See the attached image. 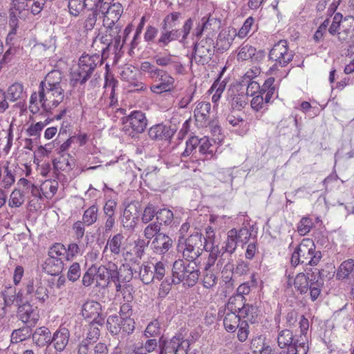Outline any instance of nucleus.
Listing matches in <instances>:
<instances>
[{
    "instance_id": "obj_30",
    "label": "nucleus",
    "mask_w": 354,
    "mask_h": 354,
    "mask_svg": "<svg viewBox=\"0 0 354 354\" xmlns=\"http://www.w3.org/2000/svg\"><path fill=\"white\" fill-rule=\"evenodd\" d=\"M240 317L247 318L248 323L254 324L257 322L259 315L258 308L256 306L247 303L237 314Z\"/></svg>"
},
{
    "instance_id": "obj_35",
    "label": "nucleus",
    "mask_w": 354,
    "mask_h": 354,
    "mask_svg": "<svg viewBox=\"0 0 354 354\" xmlns=\"http://www.w3.org/2000/svg\"><path fill=\"white\" fill-rule=\"evenodd\" d=\"M241 322L237 314L229 311L223 319V325L227 332L233 333L239 327Z\"/></svg>"
},
{
    "instance_id": "obj_2",
    "label": "nucleus",
    "mask_w": 354,
    "mask_h": 354,
    "mask_svg": "<svg viewBox=\"0 0 354 354\" xmlns=\"http://www.w3.org/2000/svg\"><path fill=\"white\" fill-rule=\"evenodd\" d=\"M322 258V254L320 251L316 250L314 241L310 239H304L295 248L290 258V263L295 268L299 264L310 266L311 268L316 266Z\"/></svg>"
},
{
    "instance_id": "obj_34",
    "label": "nucleus",
    "mask_w": 354,
    "mask_h": 354,
    "mask_svg": "<svg viewBox=\"0 0 354 354\" xmlns=\"http://www.w3.org/2000/svg\"><path fill=\"white\" fill-rule=\"evenodd\" d=\"M239 295L234 294L229 298L227 306L230 312L238 314L240 310L247 304L246 298Z\"/></svg>"
},
{
    "instance_id": "obj_31",
    "label": "nucleus",
    "mask_w": 354,
    "mask_h": 354,
    "mask_svg": "<svg viewBox=\"0 0 354 354\" xmlns=\"http://www.w3.org/2000/svg\"><path fill=\"white\" fill-rule=\"evenodd\" d=\"M124 236L121 233H118L110 237L104 248V252L109 247L110 251L114 255H118L121 252V248L123 245Z\"/></svg>"
},
{
    "instance_id": "obj_7",
    "label": "nucleus",
    "mask_w": 354,
    "mask_h": 354,
    "mask_svg": "<svg viewBox=\"0 0 354 354\" xmlns=\"http://www.w3.org/2000/svg\"><path fill=\"white\" fill-rule=\"evenodd\" d=\"M214 36V33L209 32L206 34V37L204 39L194 44L190 57L191 63L197 55L203 61L207 62L209 59H211L214 52V46H215L213 39Z\"/></svg>"
},
{
    "instance_id": "obj_18",
    "label": "nucleus",
    "mask_w": 354,
    "mask_h": 354,
    "mask_svg": "<svg viewBox=\"0 0 354 354\" xmlns=\"http://www.w3.org/2000/svg\"><path fill=\"white\" fill-rule=\"evenodd\" d=\"M98 15L101 14L103 17V22L106 21L111 22H118L123 13V7L120 3H113L111 5H105L100 6Z\"/></svg>"
},
{
    "instance_id": "obj_50",
    "label": "nucleus",
    "mask_w": 354,
    "mask_h": 354,
    "mask_svg": "<svg viewBox=\"0 0 354 354\" xmlns=\"http://www.w3.org/2000/svg\"><path fill=\"white\" fill-rule=\"evenodd\" d=\"M139 276L144 284H149L154 280V274L151 267L146 265H142L140 267Z\"/></svg>"
},
{
    "instance_id": "obj_41",
    "label": "nucleus",
    "mask_w": 354,
    "mask_h": 354,
    "mask_svg": "<svg viewBox=\"0 0 354 354\" xmlns=\"http://www.w3.org/2000/svg\"><path fill=\"white\" fill-rule=\"evenodd\" d=\"M98 208L93 205L84 211L82 216V222L86 225H91L96 222L97 219Z\"/></svg>"
},
{
    "instance_id": "obj_51",
    "label": "nucleus",
    "mask_w": 354,
    "mask_h": 354,
    "mask_svg": "<svg viewBox=\"0 0 354 354\" xmlns=\"http://www.w3.org/2000/svg\"><path fill=\"white\" fill-rule=\"evenodd\" d=\"M255 51V48L249 44H245V43L242 44L240 47V50L237 55L238 59L241 60H252V55H254V52Z\"/></svg>"
},
{
    "instance_id": "obj_47",
    "label": "nucleus",
    "mask_w": 354,
    "mask_h": 354,
    "mask_svg": "<svg viewBox=\"0 0 354 354\" xmlns=\"http://www.w3.org/2000/svg\"><path fill=\"white\" fill-rule=\"evenodd\" d=\"M313 225L310 217L304 216L297 224V232L301 236H305L310 231Z\"/></svg>"
},
{
    "instance_id": "obj_53",
    "label": "nucleus",
    "mask_w": 354,
    "mask_h": 354,
    "mask_svg": "<svg viewBox=\"0 0 354 354\" xmlns=\"http://www.w3.org/2000/svg\"><path fill=\"white\" fill-rule=\"evenodd\" d=\"M86 0H69L68 9L71 15L77 16L82 11Z\"/></svg>"
},
{
    "instance_id": "obj_8",
    "label": "nucleus",
    "mask_w": 354,
    "mask_h": 354,
    "mask_svg": "<svg viewBox=\"0 0 354 354\" xmlns=\"http://www.w3.org/2000/svg\"><path fill=\"white\" fill-rule=\"evenodd\" d=\"M164 32H162L160 37L158 39L157 44L160 46H165L169 42L178 39L182 37L183 39H185L189 34L192 29V24H184L180 28H174L171 30H166L167 24H164Z\"/></svg>"
},
{
    "instance_id": "obj_3",
    "label": "nucleus",
    "mask_w": 354,
    "mask_h": 354,
    "mask_svg": "<svg viewBox=\"0 0 354 354\" xmlns=\"http://www.w3.org/2000/svg\"><path fill=\"white\" fill-rule=\"evenodd\" d=\"M172 272L174 277H178L183 286L189 288L196 284L201 274L196 264L192 265L191 263H185L182 259L174 262Z\"/></svg>"
},
{
    "instance_id": "obj_43",
    "label": "nucleus",
    "mask_w": 354,
    "mask_h": 354,
    "mask_svg": "<svg viewBox=\"0 0 354 354\" xmlns=\"http://www.w3.org/2000/svg\"><path fill=\"white\" fill-rule=\"evenodd\" d=\"M173 219L174 214L170 209L167 208L158 209L156 220L161 225L162 224H164L165 225H170L172 223Z\"/></svg>"
},
{
    "instance_id": "obj_64",
    "label": "nucleus",
    "mask_w": 354,
    "mask_h": 354,
    "mask_svg": "<svg viewBox=\"0 0 354 354\" xmlns=\"http://www.w3.org/2000/svg\"><path fill=\"white\" fill-rule=\"evenodd\" d=\"M122 319V322H121L120 326H119V330H122L123 333L128 335L131 334L135 329L134 319L131 317Z\"/></svg>"
},
{
    "instance_id": "obj_5",
    "label": "nucleus",
    "mask_w": 354,
    "mask_h": 354,
    "mask_svg": "<svg viewBox=\"0 0 354 354\" xmlns=\"http://www.w3.org/2000/svg\"><path fill=\"white\" fill-rule=\"evenodd\" d=\"M185 330V328H181L171 338L160 335L158 339V354H188L183 344Z\"/></svg>"
},
{
    "instance_id": "obj_20",
    "label": "nucleus",
    "mask_w": 354,
    "mask_h": 354,
    "mask_svg": "<svg viewBox=\"0 0 354 354\" xmlns=\"http://www.w3.org/2000/svg\"><path fill=\"white\" fill-rule=\"evenodd\" d=\"M17 313L25 324H30V326H35L39 320V315L37 310L34 309L30 303L23 304L18 307Z\"/></svg>"
},
{
    "instance_id": "obj_25",
    "label": "nucleus",
    "mask_w": 354,
    "mask_h": 354,
    "mask_svg": "<svg viewBox=\"0 0 354 354\" xmlns=\"http://www.w3.org/2000/svg\"><path fill=\"white\" fill-rule=\"evenodd\" d=\"M101 313H102V305L94 300H87L82 306L81 315L85 319H91Z\"/></svg>"
},
{
    "instance_id": "obj_14",
    "label": "nucleus",
    "mask_w": 354,
    "mask_h": 354,
    "mask_svg": "<svg viewBox=\"0 0 354 354\" xmlns=\"http://www.w3.org/2000/svg\"><path fill=\"white\" fill-rule=\"evenodd\" d=\"M52 84H53L48 83L46 86V83H39L38 95L41 108L46 109V102L54 97H58L59 95H62V94L64 93L62 86H56V85L54 86Z\"/></svg>"
},
{
    "instance_id": "obj_56",
    "label": "nucleus",
    "mask_w": 354,
    "mask_h": 354,
    "mask_svg": "<svg viewBox=\"0 0 354 354\" xmlns=\"http://www.w3.org/2000/svg\"><path fill=\"white\" fill-rule=\"evenodd\" d=\"M160 227L161 225L158 222L150 223L144 230L145 236L148 239H151L155 238L158 234H162V232H160Z\"/></svg>"
},
{
    "instance_id": "obj_62",
    "label": "nucleus",
    "mask_w": 354,
    "mask_h": 354,
    "mask_svg": "<svg viewBox=\"0 0 354 354\" xmlns=\"http://www.w3.org/2000/svg\"><path fill=\"white\" fill-rule=\"evenodd\" d=\"M61 74L59 73L57 71H51L47 74V75L45 77V78L40 82V83H46V86L48 85V83L53 84L52 85L57 86H61Z\"/></svg>"
},
{
    "instance_id": "obj_44",
    "label": "nucleus",
    "mask_w": 354,
    "mask_h": 354,
    "mask_svg": "<svg viewBox=\"0 0 354 354\" xmlns=\"http://www.w3.org/2000/svg\"><path fill=\"white\" fill-rule=\"evenodd\" d=\"M224 268L226 270H232V274L241 276L245 274L249 270V263L243 260H239L237 261V265L235 268H234L233 264L230 263H227Z\"/></svg>"
},
{
    "instance_id": "obj_27",
    "label": "nucleus",
    "mask_w": 354,
    "mask_h": 354,
    "mask_svg": "<svg viewBox=\"0 0 354 354\" xmlns=\"http://www.w3.org/2000/svg\"><path fill=\"white\" fill-rule=\"evenodd\" d=\"M309 349L308 338L306 335L295 337L292 346L287 351L292 354H307Z\"/></svg>"
},
{
    "instance_id": "obj_28",
    "label": "nucleus",
    "mask_w": 354,
    "mask_h": 354,
    "mask_svg": "<svg viewBox=\"0 0 354 354\" xmlns=\"http://www.w3.org/2000/svg\"><path fill=\"white\" fill-rule=\"evenodd\" d=\"M43 268L50 275H58L64 269V263L61 259L48 257L43 265Z\"/></svg>"
},
{
    "instance_id": "obj_11",
    "label": "nucleus",
    "mask_w": 354,
    "mask_h": 354,
    "mask_svg": "<svg viewBox=\"0 0 354 354\" xmlns=\"http://www.w3.org/2000/svg\"><path fill=\"white\" fill-rule=\"evenodd\" d=\"M227 100L232 111H241L248 104V97L242 88L234 86L227 90Z\"/></svg>"
},
{
    "instance_id": "obj_42",
    "label": "nucleus",
    "mask_w": 354,
    "mask_h": 354,
    "mask_svg": "<svg viewBox=\"0 0 354 354\" xmlns=\"http://www.w3.org/2000/svg\"><path fill=\"white\" fill-rule=\"evenodd\" d=\"M30 324H26L25 326L15 330L12 333V338L15 335L16 342H22L32 337V328Z\"/></svg>"
},
{
    "instance_id": "obj_38",
    "label": "nucleus",
    "mask_w": 354,
    "mask_h": 354,
    "mask_svg": "<svg viewBox=\"0 0 354 354\" xmlns=\"http://www.w3.org/2000/svg\"><path fill=\"white\" fill-rule=\"evenodd\" d=\"M6 93L8 100L15 102L23 97L24 86L18 82L14 83L8 88Z\"/></svg>"
},
{
    "instance_id": "obj_45",
    "label": "nucleus",
    "mask_w": 354,
    "mask_h": 354,
    "mask_svg": "<svg viewBox=\"0 0 354 354\" xmlns=\"http://www.w3.org/2000/svg\"><path fill=\"white\" fill-rule=\"evenodd\" d=\"M158 208L153 204L149 203L145 207L142 214V221L144 223H148L151 221L158 214Z\"/></svg>"
},
{
    "instance_id": "obj_39",
    "label": "nucleus",
    "mask_w": 354,
    "mask_h": 354,
    "mask_svg": "<svg viewBox=\"0 0 354 354\" xmlns=\"http://www.w3.org/2000/svg\"><path fill=\"white\" fill-rule=\"evenodd\" d=\"M16 288L15 287H8L1 292L3 302H0L1 308L5 310L7 307H10L15 302Z\"/></svg>"
},
{
    "instance_id": "obj_22",
    "label": "nucleus",
    "mask_w": 354,
    "mask_h": 354,
    "mask_svg": "<svg viewBox=\"0 0 354 354\" xmlns=\"http://www.w3.org/2000/svg\"><path fill=\"white\" fill-rule=\"evenodd\" d=\"M172 245V239L165 233L158 234L151 242L153 252L159 254L167 253Z\"/></svg>"
},
{
    "instance_id": "obj_29",
    "label": "nucleus",
    "mask_w": 354,
    "mask_h": 354,
    "mask_svg": "<svg viewBox=\"0 0 354 354\" xmlns=\"http://www.w3.org/2000/svg\"><path fill=\"white\" fill-rule=\"evenodd\" d=\"M239 241L236 238V229L232 228L227 232V240L225 241V245L222 246V255L225 253L231 255L234 252L237 248Z\"/></svg>"
},
{
    "instance_id": "obj_23",
    "label": "nucleus",
    "mask_w": 354,
    "mask_h": 354,
    "mask_svg": "<svg viewBox=\"0 0 354 354\" xmlns=\"http://www.w3.org/2000/svg\"><path fill=\"white\" fill-rule=\"evenodd\" d=\"M70 332L66 328H60L51 336L52 343L58 352L63 351L68 343Z\"/></svg>"
},
{
    "instance_id": "obj_59",
    "label": "nucleus",
    "mask_w": 354,
    "mask_h": 354,
    "mask_svg": "<svg viewBox=\"0 0 354 354\" xmlns=\"http://www.w3.org/2000/svg\"><path fill=\"white\" fill-rule=\"evenodd\" d=\"M204 250L209 252L207 261L213 263H215L216 261L220 256V254L223 252V250L219 249L218 245H214V243H212L210 245H207Z\"/></svg>"
},
{
    "instance_id": "obj_26",
    "label": "nucleus",
    "mask_w": 354,
    "mask_h": 354,
    "mask_svg": "<svg viewBox=\"0 0 354 354\" xmlns=\"http://www.w3.org/2000/svg\"><path fill=\"white\" fill-rule=\"evenodd\" d=\"M185 149L181 153V158H186L190 156L192 162L198 160V148L200 145V140L197 136L190 137L185 142Z\"/></svg>"
},
{
    "instance_id": "obj_32",
    "label": "nucleus",
    "mask_w": 354,
    "mask_h": 354,
    "mask_svg": "<svg viewBox=\"0 0 354 354\" xmlns=\"http://www.w3.org/2000/svg\"><path fill=\"white\" fill-rule=\"evenodd\" d=\"M274 77H270L264 81L261 86H260L259 94L265 96L266 102H271V98L275 93L276 87L274 85Z\"/></svg>"
},
{
    "instance_id": "obj_37",
    "label": "nucleus",
    "mask_w": 354,
    "mask_h": 354,
    "mask_svg": "<svg viewBox=\"0 0 354 354\" xmlns=\"http://www.w3.org/2000/svg\"><path fill=\"white\" fill-rule=\"evenodd\" d=\"M95 279L96 286L106 288L109 287V275L107 266L101 265L99 267L96 266L95 270Z\"/></svg>"
},
{
    "instance_id": "obj_33",
    "label": "nucleus",
    "mask_w": 354,
    "mask_h": 354,
    "mask_svg": "<svg viewBox=\"0 0 354 354\" xmlns=\"http://www.w3.org/2000/svg\"><path fill=\"white\" fill-rule=\"evenodd\" d=\"M295 339L293 333L289 329H283L279 332L277 335V344L280 348H288L292 346Z\"/></svg>"
},
{
    "instance_id": "obj_55",
    "label": "nucleus",
    "mask_w": 354,
    "mask_h": 354,
    "mask_svg": "<svg viewBox=\"0 0 354 354\" xmlns=\"http://www.w3.org/2000/svg\"><path fill=\"white\" fill-rule=\"evenodd\" d=\"M121 322H122V319L120 315H110L108 317L106 322L107 328L111 333H117L119 329V326H120Z\"/></svg>"
},
{
    "instance_id": "obj_13",
    "label": "nucleus",
    "mask_w": 354,
    "mask_h": 354,
    "mask_svg": "<svg viewBox=\"0 0 354 354\" xmlns=\"http://www.w3.org/2000/svg\"><path fill=\"white\" fill-rule=\"evenodd\" d=\"M176 131V129L163 123L153 125L148 130V135L153 141H169Z\"/></svg>"
},
{
    "instance_id": "obj_10",
    "label": "nucleus",
    "mask_w": 354,
    "mask_h": 354,
    "mask_svg": "<svg viewBox=\"0 0 354 354\" xmlns=\"http://www.w3.org/2000/svg\"><path fill=\"white\" fill-rule=\"evenodd\" d=\"M100 55L97 53L89 55L84 53L79 59V68L85 72L80 80V84H84L91 77L97 65L100 64Z\"/></svg>"
},
{
    "instance_id": "obj_1",
    "label": "nucleus",
    "mask_w": 354,
    "mask_h": 354,
    "mask_svg": "<svg viewBox=\"0 0 354 354\" xmlns=\"http://www.w3.org/2000/svg\"><path fill=\"white\" fill-rule=\"evenodd\" d=\"M324 270L316 268H306L304 272L298 273L294 279V286L301 295L309 291L310 299L317 300L324 285Z\"/></svg>"
},
{
    "instance_id": "obj_12",
    "label": "nucleus",
    "mask_w": 354,
    "mask_h": 354,
    "mask_svg": "<svg viewBox=\"0 0 354 354\" xmlns=\"http://www.w3.org/2000/svg\"><path fill=\"white\" fill-rule=\"evenodd\" d=\"M236 37V28L232 26L225 27L220 31L214 49L217 53H223L231 46L234 39Z\"/></svg>"
},
{
    "instance_id": "obj_16",
    "label": "nucleus",
    "mask_w": 354,
    "mask_h": 354,
    "mask_svg": "<svg viewBox=\"0 0 354 354\" xmlns=\"http://www.w3.org/2000/svg\"><path fill=\"white\" fill-rule=\"evenodd\" d=\"M32 1L30 0H12L10 9V19L12 22L25 20L28 14V7L31 8Z\"/></svg>"
},
{
    "instance_id": "obj_58",
    "label": "nucleus",
    "mask_w": 354,
    "mask_h": 354,
    "mask_svg": "<svg viewBox=\"0 0 354 354\" xmlns=\"http://www.w3.org/2000/svg\"><path fill=\"white\" fill-rule=\"evenodd\" d=\"M24 194L19 189H15L10 194L9 205L12 207H19L24 203Z\"/></svg>"
},
{
    "instance_id": "obj_40",
    "label": "nucleus",
    "mask_w": 354,
    "mask_h": 354,
    "mask_svg": "<svg viewBox=\"0 0 354 354\" xmlns=\"http://www.w3.org/2000/svg\"><path fill=\"white\" fill-rule=\"evenodd\" d=\"M288 50V44L286 40H280L275 44L269 53V59L274 60L279 59L282 53H285Z\"/></svg>"
},
{
    "instance_id": "obj_52",
    "label": "nucleus",
    "mask_w": 354,
    "mask_h": 354,
    "mask_svg": "<svg viewBox=\"0 0 354 354\" xmlns=\"http://www.w3.org/2000/svg\"><path fill=\"white\" fill-rule=\"evenodd\" d=\"M225 67H223L221 71L219 72L217 78L214 82L213 84L212 85L209 92H212L213 91H217L221 93H223V91L225 90L226 87V84L227 82V80L226 79H224L221 81V78L225 73Z\"/></svg>"
},
{
    "instance_id": "obj_6",
    "label": "nucleus",
    "mask_w": 354,
    "mask_h": 354,
    "mask_svg": "<svg viewBox=\"0 0 354 354\" xmlns=\"http://www.w3.org/2000/svg\"><path fill=\"white\" fill-rule=\"evenodd\" d=\"M182 243L185 244L183 256L189 261L196 260L207 245H209V242L203 241V234L198 232L192 233L188 238L183 240Z\"/></svg>"
},
{
    "instance_id": "obj_49",
    "label": "nucleus",
    "mask_w": 354,
    "mask_h": 354,
    "mask_svg": "<svg viewBox=\"0 0 354 354\" xmlns=\"http://www.w3.org/2000/svg\"><path fill=\"white\" fill-rule=\"evenodd\" d=\"M145 336L147 338L156 337L160 335V324L157 319L151 322L147 326Z\"/></svg>"
},
{
    "instance_id": "obj_61",
    "label": "nucleus",
    "mask_w": 354,
    "mask_h": 354,
    "mask_svg": "<svg viewBox=\"0 0 354 354\" xmlns=\"http://www.w3.org/2000/svg\"><path fill=\"white\" fill-rule=\"evenodd\" d=\"M96 266L92 265L84 274L82 277V285L85 287L91 286L95 279Z\"/></svg>"
},
{
    "instance_id": "obj_24",
    "label": "nucleus",
    "mask_w": 354,
    "mask_h": 354,
    "mask_svg": "<svg viewBox=\"0 0 354 354\" xmlns=\"http://www.w3.org/2000/svg\"><path fill=\"white\" fill-rule=\"evenodd\" d=\"M51 333L49 328L45 326L36 328L32 335L34 344L38 347L48 346L52 343Z\"/></svg>"
},
{
    "instance_id": "obj_19",
    "label": "nucleus",
    "mask_w": 354,
    "mask_h": 354,
    "mask_svg": "<svg viewBox=\"0 0 354 354\" xmlns=\"http://www.w3.org/2000/svg\"><path fill=\"white\" fill-rule=\"evenodd\" d=\"M211 109V104L207 102L198 103L194 111V115L198 127H206L210 124L209 115Z\"/></svg>"
},
{
    "instance_id": "obj_9",
    "label": "nucleus",
    "mask_w": 354,
    "mask_h": 354,
    "mask_svg": "<svg viewBox=\"0 0 354 354\" xmlns=\"http://www.w3.org/2000/svg\"><path fill=\"white\" fill-rule=\"evenodd\" d=\"M26 297L33 296L41 303H44L48 299V290L41 278L30 279L26 285Z\"/></svg>"
},
{
    "instance_id": "obj_4",
    "label": "nucleus",
    "mask_w": 354,
    "mask_h": 354,
    "mask_svg": "<svg viewBox=\"0 0 354 354\" xmlns=\"http://www.w3.org/2000/svg\"><path fill=\"white\" fill-rule=\"evenodd\" d=\"M122 131L131 138L145 131L147 125L145 114L141 111H133L121 118Z\"/></svg>"
},
{
    "instance_id": "obj_48",
    "label": "nucleus",
    "mask_w": 354,
    "mask_h": 354,
    "mask_svg": "<svg viewBox=\"0 0 354 354\" xmlns=\"http://www.w3.org/2000/svg\"><path fill=\"white\" fill-rule=\"evenodd\" d=\"M140 346L141 351H143L146 354L153 353L154 351L158 354L159 344L158 340L156 338H148L145 342L142 343Z\"/></svg>"
},
{
    "instance_id": "obj_46",
    "label": "nucleus",
    "mask_w": 354,
    "mask_h": 354,
    "mask_svg": "<svg viewBox=\"0 0 354 354\" xmlns=\"http://www.w3.org/2000/svg\"><path fill=\"white\" fill-rule=\"evenodd\" d=\"M123 268L121 266L120 270L118 269V266L114 263H109L107 265V270L109 275V285L111 282L116 283L119 281V279L122 278V275L120 274V271H122Z\"/></svg>"
},
{
    "instance_id": "obj_36",
    "label": "nucleus",
    "mask_w": 354,
    "mask_h": 354,
    "mask_svg": "<svg viewBox=\"0 0 354 354\" xmlns=\"http://www.w3.org/2000/svg\"><path fill=\"white\" fill-rule=\"evenodd\" d=\"M353 270H354V259H348L344 261L337 270V279L342 280L347 279Z\"/></svg>"
},
{
    "instance_id": "obj_57",
    "label": "nucleus",
    "mask_w": 354,
    "mask_h": 354,
    "mask_svg": "<svg viewBox=\"0 0 354 354\" xmlns=\"http://www.w3.org/2000/svg\"><path fill=\"white\" fill-rule=\"evenodd\" d=\"M118 82L116 79H115L113 76H109L108 74L105 75V82L104 87H111V104L112 106L113 103L117 102V100L115 99V90L117 87Z\"/></svg>"
},
{
    "instance_id": "obj_21",
    "label": "nucleus",
    "mask_w": 354,
    "mask_h": 354,
    "mask_svg": "<svg viewBox=\"0 0 354 354\" xmlns=\"http://www.w3.org/2000/svg\"><path fill=\"white\" fill-rule=\"evenodd\" d=\"M199 140L200 145H198V156L199 158H198V160L204 161L214 158L217 150L215 142L214 141V144H212L206 137L201 138Z\"/></svg>"
},
{
    "instance_id": "obj_15",
    "label": "nucleus",
    "mask_w": 354,
    "mask_h": 354,
    "mask_svg": "<svg viewBox=\"0 0 354 354\" xmlns=\"http://www.w3.org/2000/svg\"><path fill=\"white\" fill-rule=\"evenodd\" d=\"M138 203L128 204L121 218V223L124 228L128 230H133L139 220V210Z\"/></svg>"
},
{
    "instance_id": "obj_63",
    "label": "nucleus",
    "mask_w": 354,
    "mask_h": 354,
    "mask_svg": "<svg viewBox=\"0 0 354 354\" xmlns=\"http://www.w3.org/2000/svg\"><path fill=\"white\" fill-rule=\"evenodd\" d=\"M237 328L238 339L241 342H245L248 339L249 335V326L248 322L246 320L241 321L239 323V326Z\"/></svg>"
},
{
    "instance_id": "obj_17",
    "label": "nucleus",
    "mask_w": 354,
    "mask_h": 354,
    "mask_svg": "<svg viewBox=\"0 0 354 354\" xmlns=\"http://www.w3.org/2000/svg\"><path fill=\"white\" fill-rule=\"evenodd\" d=\"M270 343L265 335H259L250 340V349L253 354H274Z\"/></svg>"
},
{
    "instance_id": "obj_60",
    "label": "nucleus",
    "mask_w": 354,
    "mask_h": 354,
    "mask_svg": "<svg viewBox=\"0 0 354 354\" xmlns=\"http://www.w3.org/2000/svg\"><path fill=\"white\" fill-rule=\"evenodd\" d=\"M65 245L61 243H55L48 252V257L60 259L59 257L65 254Z\"/></svg>"
},
{
    "instance_id": "obj_54",
    "label": "nucleus",
    "mask_w": 354,
    "mask_h": 354,
    "mask_svg": "<svg viewBox=\"0 0 354 354\" xmlns=\"http://www.w3.org/2000/svg\"><path fill=\"white\" fill-rule=\"evenodd\" d=\"M186 330L183 333V340L184 342H183L184 347L188 353L189 351L190 350V346L192 344L194 343L201 336L199 333L196 330H193L190 332L189 336L186 337Z\"/></svg>"
}]
</instances>
